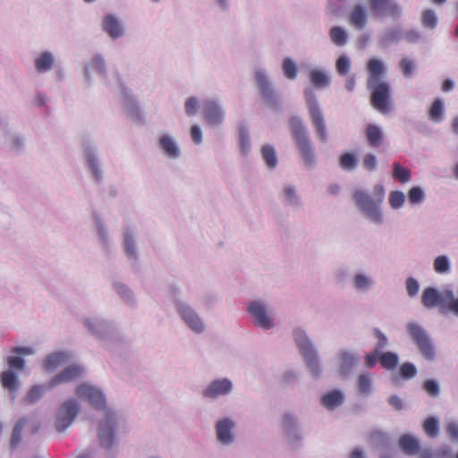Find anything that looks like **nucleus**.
I'll return each mask as SVG.
<instances>
[{
    "label": "nucleus",
    "mask_w": 458,
    "mask_h": 458,
    "mask_svg": "<svg viewBox=\"0 0 458 458\" xmlns=\"http://www.w3.org/2000/svg\"><path fill=\"white\" fill-rule=\"evenodd\" d=\"M369 74L367 87L371 91V104L380 113L386 114L391 110V88L388 82L383 81L386 67L378 58H370L367 64Z\"/></svg>",
    "instance_id": "obj_1"
},
{
    "label": "nucleus",
    "mask_w": 458,
    "mask_h": 458,
    "mask_svg": "<svg viewBox=\"0 0 458 458\" xmlns=\"http://www.w3.org/2000/svg\"><path fill=\"white\" fill-rule=\"evenodd\" d=\"M385 194L386 190L382 184L374 186L372 195L360 189L352 193V200L359 212L369 223L377 226L385 223V215L382 209Z\"/></svg>",
    "instance_id": "obj_2"
},
{
    "label": "nucleus",
    "mask_w": 458,
    "mask_h": 458,
    "mask_svg": "<svg viewBox=\"0 0 458 458\" xmlns=\"http://www.w3.org/2000/svg\"><path fill=\"white\" fill-rule=\"evenodd\" d=\"M292 338L307 369L314 379L323 375V366L318 347L307 330L296 326L292 329Z\"/></svg>",
    "instance_id": "obj_3"
},
{
    "label": "nucleus",
    "mask_w": 458,
    "mask_h": 458,
    "mask_svg": "<svg viewBox=\"0 0 458 458\" xmlns=\"http://www.w3.org/2000/svg\"><path fill=\"white\" fill-rule=\"evenodd\" d=\"M81 323L89 335L102 342H114L121 335L118 323L101 314L86 315Z\"/></svg>",
    "instance_id": "obj_4"
},
{
    "label": "nucleus",
    "mask_w": 458,
    "mask_h": 458,
    "mask_svg": "<svg viewBox=\"0 0 458 458\" xmlns=\"http://www.w3.org/2000/svg\"><path fill=\"white\" fill-rule=\"evenodd\" d=\"M290 131L303 159L306 169H313L317 165L315 147L302 119L293 116L289 122Z\"/></svg>",
    "instance_id": "obj_5"
},
{
    "label": "nucleus",
    "mask_w": 458,
    "mask_h": 458,
    "mask_svg": "<svg viewBox=\"0 0 458 458\" xmlns=\"http://www.w3.org/2000/svg\"><path fill=\"white\" fill-rule=\"evenodd\" d=\"M253 81L259 97L267 106L273 110H278L281 106V95L270 72L263 66H254Z\"/></svg>",
    "instance_id": "obj_6"
},
{
    "label": "nucleus",
    "mask_w": 458,
    "mask_h": 458,
    "mask_svg": "<svg viewBox=\"0 0 458 458\" xmlns=\"http://www.w3.org/2000/svg\"><path fill=\"white\" fill-rule=\"evenodd\" d=\"M405 331L420 355L425 360L433 361L436 359V348L427 329L418 321L411 320L407 322Z\"/></svg>",
    "instance_id": "obj_7"
},
{
    "label": "nucleus",
    "mask_w": 458,
    "mask_h": 458,
    "mask_svg": "<svg viewBox=\"0 0 458 458\" xmlns=\"http://www.w3.org/2000/svg\"><path fill=\"white\" fill-rule=\"evenodd\" d=\"M105 420L99 422L98 428V438L101 448L105 451L106 456L114 458L118 450V441L115 436L117 419L112 410H106Z\"/></svg>",
    "instance_id": "obj_8"
},
{
    "label": "nucleus",
    "mask_w": 458,
    "mask_h": 458,
    "mask_svg": "<svg viewBox=\"0 0 458 458\" xmlns=\"http://www.w3.org/2000/svg\"><path fill=\"white\" fill-rule=\"evenodd\" d=\"M280 428L283 440L290 449L298 450L301 447L304 433L300 418L294 411H286L283 414Z\"/></svg>",
    "instance_id": "obj_9"
},
{
    "label": "nucleus",
    "mask_w": 458,
    "mask_h": 458,
    "mask_svg": "<svg viewBox=\"0 0 458 458\" xmlns=\"http://www.w3.org/2000/svg\"><path fill=\"white\" fill-rule=\"evenodd\" d=\"M246 310L254 327L262 330H271L276 327L273 308L265 299L251 300L247 303Z\"/></svg>",
    "instance_id": "obj_10"
},
{
    "label": "nucleus",
    "mask_w": 458,
    "mask_h": 458,
    "mask_svg": "<svg viewBox=\"0 0 458 458\" xmlns=\"http://www.w3.org/2000/svg\"><path fill=\"white\" fill-rule=\"evenodd\" d=\"M84 165L91 179L97 184H102L105 177L104 165L98 146L91 140L82 142Z\"/></svg>",
    "instance_id": "obj_11"
},
{
    "label": "nucleus",
    "mask_w": 458,
    "mask_h": 458,
    "mask_svg": "<svg viewBox=\"0 0 458 458\" xmlns=\"http://www.w3.org/2000/svg\"><path fill=\"white\" fill-rule=\"evenodd\" d=\"M304 97L317 137L322 143H326L328 140L327 130L317 96L312 89H305Z\"/></svg>",
    "instance_id": "obj_12"
},
{
    "label": "nucleus",
    "mask_w": 458,
    "mask_h": 458,
    "mask_svg": "<svg viewBox=\"0 0 458 458\" xmlns=\"http://www.w3.org/2000/svg\"><path fill=\"white\" fill-rule=\"evenodd\" d=\"M234 383L227 377H216L211 379L202 389V397L208 402L228 398L234 392Z\"/></svg>",
    "instance_id": "obj_13"
},
{
    "label": "nucleus",
    "mask_w": 458,
    "mask_h": 458,
    "mask_svg": "<svg viewBox=\"0 0 458 458\" xmlns=\"http://www.w3.org/2000/svg\"><path fill=\"white\" fill-rule=\"evenodd\" d=\"M174 305L178 316L191 332L201 335L206 331L203 318L191 304L182 300H175Z\"/></svg>",
    "instance_id": "obj_14"
},
{
    "label": "nucleus",
    "mask_w": 458,
    "mask_h": 458,
    "mask_svg": "<svg viewBox=\"0 0 458 458\" xmlns=\"http://www.w3.org/2000/svg\"><path fill=\"white\" fill-rule=\"evenodd\" d=\"M122 246L123 252L132 266H136L140 260L138 248L139 230L134 223L127 222L122 228Z\"/></svg>",
    "instance_id": "obj_15"
},
{
    "label": "nucleus",
    "mask_w": 458,
    "mask_h": 458,
    "mask_svg": "<svg viewBox=\"0 0 458 458\" xmlns=\"http://www.w3.org/2000/svg\"><path fill=\"white\" fill-rule=\"evenodd\" d=\"M81 411L79 402L74 398L64 401L58 407L55 417V428L57 432H64L75 420Z\"/></svg>",
    "instance_id": "obj_16"
},
{
    "label": "nucleus",
    "mask_w": 458,
    "mask_h": 458,
    "mask_svg": "<svg viewBox=\"0 0 458 458\" xmlns=\"http://www.w3.org/2000/svg\"><path fill=\"white\" fill-rule=\"evenodd\" d=\"M78 398L88 402L98 411H106V398L103 390L90 383L80 384L75 390Z\"/></svg>",
    "instance_id": "obj_17"
},
{
    "label": "nucleus",
    "mask_w": 458,
    "mask_h": 458,
    "mask_svg": "<svg viewBox=\"0 0 458 458\" xmlns=\"http://www.w3.org/2000/svg\"><path fill=\"white\" fill-rule=\"evenodd\" d=\"M236 427V420L230 416L218 419L214 425L216 442L225 447L234 445L236 442L234 433Z\"/></svg>",
    "instance_id": "obj_18"
},
{
    "label": "nucleus",
    "mask_w": 458,
    "mask_h": 458,
    "mask_svg": "<svg viewBox=\"0 0 458 458\" xmlns=\"http://www.w3.org/2000/svg\"><path fill=\"white\" fill-rule=\"evenodd\" d=\"M119 100L129 117L134 122L143 120L139 100L131 89L121 83L119 88Z\"/></svg>",
    "instance_id": "obj_19"
},
{
    "label": "nucleus",
    "mask_w": 458,
    "mask_h": 458,
    "mask_svg": "<svg viewBox=\"0 0 458 458\" xmlns=\"http://www.w3.org/2000/svg\"><path fill=\"white\" fill-rule=\"evenodd\" d=\"M370 11L374 17L399 19L403 14V8L396 0H369Z\"/></svg>",
    "instance_id": "obj_20"
},
{
    "label": "nucleus",
    "mask_w": 458,
    "mask_h": 458,
    "mask_svg": "<svg viewBox=\"0 0 458 458\" xmlns=\"http://www.w3.org/2000/svg\"><path fill=\"white\" fill-rule=\"evenodd\" d=\"M225 109L217 99H208L202 106V116L211 128L223 125L225 121Z\"/></svg>",
    "instance_id": "obj_21"
},
{
    "label": "nucleus",
    "mask_w": 458,
    "mask_h": 458,
    "mask_svg": "<svg viewBox=\"0 0 458 458\" xmlns=\"http://www.w3.org/2000/svg\"><path fill=\"white\" fill-rule=\"evenodd\" d=\"M156 146L162 156L169 160H177L182 156L180 144L170 132L161 133L157 140Z\"/></svg>",
    "instance_id": "obj_22"
},
{
    "label": "nucleus",
    "mask_w": 458,
    "mask_h": 458,
    "mask_svg": "<svg viewBox=\"0 0 458 458\" xmlns=\"http://www.w3.org/2000/svg\"><path fill=\"white\" fill-rule=\"evenodd\" d=\"M278 199L284 207L293 211L301 210L304 205L301 196L293 183L283 184L278 193Z\"/></svg>",
    "instance_id": "obj_23"
},
{
    "label": "nucleus",
    "mask_w": 458,
    "mask_h": 458,
    "mask_svg": "<svg viewBox=\"0 0 458 458\" xmlns=\"http://www.w3.org/2000/svg\"><path fill=\"white\" fill-rule=\"evenodd\" d=\"M336 357L339 364V373L343 377H349L360 362V355L356 351L350 349H340Z\"/></svg>",
    "instance_id": "obj_24"
},
{
    "label": "nucleus",
    "mask_w": 458,
    "mask_h": 458,
    "mask_svg": "<svg viewBox=\"0 0 458 458\" xmlns=\"http://www.w3.org/2000/svg\"><path fill=\"white\" fill-rule=\"evenodd\" d=\"M94 230L98 238V242L105 253H110L114 243L109 232V228L105 221L97 213L93 214Z\"/></svg>",
    "instance_id": "obj_25"
},
{
    "label": "nucleus",
    "mask_w": 458,
    "mask_h": 458,
    "mask_svg": "<svg viewBox=\"0 0 458 458\" xmlns=\"http://www.w3.org/2000/svg\"><path fill=\"white\" fill-rule=\"evenodd\" d=\"M36 351L32 346H15L11 349V354L7 357L9 370L21 372L25 369V356L35 354Z\"/></svg>",
    "instance_id": "obj_26"
},
{
    "label": "nucleus",
    "mask_w": 458,
    "mask_h": 458,
    "mask_svg": "<svg viewBox=\"0 0 458 458\" xmlns=\"http://www.w3.org/2000/svg\"><path fill=\"white\" fill-rule=\"evenodd\" d=\"M85 373V368L80 364H72L56 374L49 382L48 388L52 389L61 384L73 382Z\"/></svg>",
    "instance_id": "obj_27"
},
{
    "label": "nucleus",
    "mask_w": 458,
    "mask_h": 458,
    "mask_svg": "<svg viewBox=\"0 0 458 458\" xmlns=\"http://www.w3.org/2000/svg\"><path fill=\"white\" fill-rule=\"evenodd\" d=\"M91 72L106 76L107 72L106 61L104 55L100 53H95L90 60L86 64L83 69L84 81L87 86L93 83Z\"/></svg>",
    "instance_id": "obj_28"
},
{
    "label": "nucleus",
    "mask_w": 458,
    "mask_h": 458,
    "mask_svg": "<svg viewBox=\"0 0 458 458\" xmlns=\"http://www.w3.org/2000/svg\"><path fill=\"white\" fill-rule=\"evenodd\" d=\"M352 288L358 293H368L375 288L377 282L373 276L363 269H358L352 277Z\"/></svg>",
    "instance_id": "obj_29"
},
{
    "label": "nucleus",
    "mask_w": 458,
    "mask_h": 458,
    "mask_svg": "<svg viewBox=\"0 0 458 458\" xmlns=\"http://www.w3.org/2000/svg\"><path fill=\"white\" fill-rule=\"evenodd\" d=\"M102 30L108 35L112 40L123 38L126 29L123 21L115 14H106L102 21Z\"/></svg>",
    "instance_id": "obj_30"
},
{
    "label": "nucleus",
    "mask_w": 458,
    "mask_h": 458,
    "mask_svg": "<svg viewBox=\"0 0 458 458\" xmlns=\"http://www.w3.org/2000/svg\"><path fill=\"white\" fill-rule=\"evenodd\" d=\"M346 400L345 393L339 388L326 392L320 397L319 403L328 411H334L340 408Z\"/></svg>",
    "instance_id": "obj_31"
},
{
    "label": "nucleus",
    "mask_w": 458,
    "mask_h": 458,
    "mask_svg": "<svg viewBox=\"0 0 458 458\" xmlns=\"http://www.w3.org/2000/svg\"><path fill=\"white\" fill-rule=\"evenodd\" d=\"M112 289L126 306L131 309L138 307L139 301L136 293L128 284L120 280H114Z\"/></svg>",
    "instance_id": "obj_32"
},
{
    "label": "nucleus",
    "mask_w": 458,
    "mask_h": 458,
    "mask_svg": "<svg viewBox=\"0 0 458 458\" xmlns=\"http://www.w3.org/2000/svg\"><path fill=\"white\" fill-rule=\"evenodd\" d=\"M398 445L401 451L408 456L418 455L420 452V439L413 434H403L399 437Z\"/></svg>",
    "instance_id": "obj_33"
},
{
    "label": "nucleus",
    "mask_w": 458,
    "mask_h": 458,
    "mask_svg": "<svg viewBox=\"0 0 458 458\" xmlns=\"http://www.w3.org/2000/svg\"><path fill=\"white\" fill-rule=\"evenodd\" d=\"M403 38V30L399 27H388L378 36V47L386 49L393 44H397Z\"/></svg>",
    "instance_id": "obj_34"
},
{
    "label": "nucleus",
    "mask_w": 458,
    "mask_h": 458,
    "mask_svg": "<svg viewBox=\"0 0 458 458\" xmlns=\"http://www.w3.org/2000/svg\"><path fill=\"white\" fill-rule=\"evenodd\" d=\"M71 359L68 352L58 351L48 354L43 360V368L46 371L54 372L58 367L66 363Z\"/></svg>",
    "instance_id": "obj_35"
},
{
    "label": "nucleus",
    "mask_w": 458,
    "mask_h": 458,
    "mask_svg": "<svg viewBox=\"0 0 458 458\" xmlns=\"http://www.w3.org/2000/svg\"><path fill=\"white\" fill-rule=\"evenodd\" d=\"M4 145L11 152L21 154L25 146V140L20 133L7 130L4 134Z\"/></svg>",
    "instance_id": "obj_36"
},
{
    "label": "nucleus",
    "mask_w": 458,
    "mask_h": 458,
    "mask_svg": "<svg viewBox=\"0 0 458 458\" xmlns=\"http://www.w3.org/2000/svg\"><path fill=\"white\" fill-rule=\"evenodd\" d=\"M368 17L366 8L361 4H357L349 16V22L355 29L361 30L367 25Z\"/></svg>",
    "instance_id": "obj_37"
},
{
    "label": "nucleus",
    "mask_w": 458,
    "mask_h": 458,
    "mask_svg": "<svg viewBox=\"0 0 458 458\" xmlns=\"http://www.w3.org/2000/svg\"><path fill=\"white\" fill-rule=\"evenodd\" d=\"M55 61L51 51H43L34 61L35 69L38 73H47L54 67Z\"/></svg>",
    "instance_id": "obj_38"
},
{
    "label": "nucleus",
    "mask_w": 458,
    "mask_h": 458,
    "mask_svg": "<svg viewBox=\"0 0 458 458\" xmlns=\"http://www.w3.org/2000/svg\"><path fill=\"white\" fill-rule=\"evenodd\" d=\"M310 81L317 89L327 88L331 84V77L324 69H315L310 72Z\"/></svg>",
    "instance_id": "obj_39"
},
{
    "label": "nucleus",
    "mask_w": 458,
    "mask_h": 458,
    "mask_svg": "<svg viewBox=\"0 0 458 458\" xmlns=\"http://www.w3.org/2000/svg\"><path fill=\"white\" fill-rule=\"evenodd\" d=\"M433 270L440 276H446L452 272V261L448 255L440 254L433 259Z\"/></svg>",
    "instance_id": "obj_40"
},
{
    "label": "nucleus",
    "mask_w": 458,
    "mask_h": 458,
    "mask_svg": "<svg viewBox=\"0 0 458 458\" xmlns=\"http://www.w3.org/2000/svg\"><path fill=\"white\" fill-rule=\"evenodd\" d=\"M0 381L3 387L6 388L10 393L13 394L18 391L20 387V381L15 371L4 370L0 375Z\"/></svg>",
    "instance_id": "obj_41"
},
{
    "label": "nucleus",
    "mask_w": 458,
    "mask_h": 458,
    "mask_svg": "<svg viewBox=\"0 0 458 458\" xmlns=\"http://www.w3.org/2000/svg\"><path fill=\"white\" fill-rule=\"evenodd\" d=\"M370 442L375 448L388 449L391 445L390 435L383 430H375L370 434Z\"/></svg>",
    "instance_id": "obj_42"
},
{
    "label": "nucleus",
    "mask_w": 458,
    "mask_h": 458,
    "mask_svg": "<svg viewBox=\"0 0 458 458\" xmlns=\"http://www.w3.org/2000/svg\"><path fill=\"white\" fill-rule=\"evenodd\" d=\"M261 157L269 169L274 170L278 165L277 153L272 145L265 144L261 148Z\"/></svg>",
    "instance_id": "obj_43"
},
{
    "label": "nucleus",
    "mask_w": 458,
    "mask_h": 458,
    "mask_svg": "<svg viewBox=\"0 0 458 458\" xmlns=\"http://www.w3.org/2000/svg\"><path fill=\"white\" fill-rule=\"evenodd\" d=\"M367 140L372 148H378L383 140V131L376 124H369L366 129Z\"/></svg>",
    "instance_id": "obj_44"
},
{
    "label": "nucleus",
    "mask_w": 458,
    "mask_h": 458,
    "mask_svg": "<svg viewBox=\"0 0 458 458\" xmlns=\"http://www.w3.org/2000/svg\"><path fill=\"white\" fill-rule=\"evenodd\" d=\"M239 141L242 154L248 156L251 151V141L250 129L245 123L239 126Z\"/></svg>",
    "instance_id": "obj_45"
},
{
    "label": "nucleus",
    "mask_w": 458,
    "mask_h": 458,
    "mask_svg": "<svg viewBox=\"0 0 458 458\" xmlns=\"http://www.w3.org/2000/svg\"><path fill=\"white\" fill-rule=\"evenodd\" d=\"M329 38L336 47H344L348 43V33L341 26H334L329 30Z\"/></svg>",
    "instance_id": "obj_46"
},
{
    "label": "nucleus",
    "mask_w": 458,
    "mask_h": 458,
    "mask_svg": "<svg viewBox=\"0 0 458 458\" xmlns=\"http://www.w3.org/2000/svg\"><path fill=\"white\" fill-rule=\"evenodd\" d=\"M358 391L360 394L369 396L373 393V378L369 372L361 373L358 377Z\"/></svg>",
    "instance_id": "obj_47"
},
{
    "label": "nucleus",
    "mask_w": 458,
    "mask_h": 458,
    "mask_svg": "<svg viewBox=\"0 0 458 458\" xmlns=\"http://www.w3.org/2000/svg\"><path fill=\"white\" fill-rule=\"evenodd\" d=\"M425 434L429 438H436L440 433V421L436 416L427 418L422 424Z\"/></svg>",
    "instance_id": "obj_48"
},
{
    "label": "nucleus",
    "mask_w": 458,
    "mask_h": 458,
    "mask_svg": "<svg viewBox=\"0 0 458 458\" xmlns=\"http://www.w3.org/2000/svg\"><path fill=\"white\" fill-rule=\"evenodd\" d=\"M445 105L441 98H437L432 103L429 111L428 118L435 123H441L444 120Z\"/></svg>",
    "instance_id": "obj_49"
},
{
    "label": "nucleus",
    "mask_w": 458,
    "mask_h": 458,
    "mask_svg": "<svg viewBox=\"0 0 458 458\" xmlns=\"http://www.w3.org/2000/svg\"><path fill=\"white\" fill-rule=\"evenodd\" d=\"M282 72L287 80L295 81L298 77L299 67L293 59L285 57L282 62Z\"/></svg>",
    "instance_id": "obj_50"
},
{
    "label": "nucleus",
    "mask_w": 458,
    "mask_h": 458,
    "mask_svg": "<svg viewBox=\"0 0 458 458\" xmlns=\"http://www.w3.org/2000/svg\"><path fill=\"white\" fill-rule=\"evenodd\" d=\"M393 177L400 183L405 184L411 180V171L403 166L401 164L395 162L393 165Z\"/></svg>",
    "instance_id": "obj_51"
},
{
    "label": "nucleus",
    "mask_w": 458,
    "mask_h": 458,
    "mask_svg": "<svg viewBox=\"0 0 458 458\" xmlns=\"http://www.w3.org/2000/svg\"><path fill=\"white\" fill-rule=\"evenodd\" d=\"M381 366L387 370H394L399 362L398 354L394 352H385L379 354Z\"/></svg>",
    "instance_id": "obj_52"
},
{
    "label": "nucleus",
    "mask_w": 458,
    "mask_h": 458,
    "mask_svg": "<svg viewBox=\"0 0 458 458\" xmlns=\"http://www.w3.org/2000/svg\"><path fill=\"white\" fill-rule=\"evenodd\" d=\"M340 167L344 171H353L358 167L359 159L353 153H344L339 158Z\"/></svg>",
    "instance_id": "obj_53"
},
{
    "label": "nucleus",
    "mask_w": 458,
    "mask_h": 458,
    "mask_svg": "<svg viewBox=\"0 0 458 458\" xmlns=\"http://www.w3.org/2000/svg\"><path fill=\"white\" fill-rule=\"evenodd\" d=\"M407 198L411 205L420 206L425 201L426 193L420 186H412L408 191Z\"/></svg>",
    "instance_id": "obj_54"
},
{
    "label": "nucleus",
    "mask_w": 458,
    "mask_h": 458,
    "mask_svg": "<svg viewBox=\"0 0 458 458\" xmlns=\"http://www.w3.org/2000/svg\"><path fill=\"white\" fill-rule=\"evenodd\" d=\"M352 61L347 55H341L335 62V69L339 75L347 76L351 72Z\"/></svg>",
    "instance_id": "obj_55"
},
{
    "label": "nucleus",
    "mask_w": 458,
    "mask_h": 458,
    "mask_svg": "<svg viewBox=\"0 0 458 458\" xmlns=\"http://www.w3.org/2000/svg\"><path fill=\"white\" fill-rule=\"evenodd\" d=\"M406 195L401 191H392L388 195V202L394 210H398L404 206Z\"/></svg>",
    "instance_id": "obj_56"
},
{
    "label": "nucleus",
    "mask_w": 458,
    "mask_h": 458,
    "mask_svg": "<svg viewBox=\"0 0 458 458\" xmlns=\"http://www.w3.org/2000/svg\"><path fill=\"white\" fill-rule=\"evenodd\" d=\"M26 425L25 419L19 420L13 429L12 437H11V446L15 448L22 439V431Z\"/></svg>",
    "instance_id": "obj_57"
},
{
    "label": "nucleus",
    "mask_w": 458,
    "mask_h": 458,
    "mask_svg": "<svg viewBox=\"0 0 458 458\" xmlns=\"http://www.w3.org/2000/svg\"><path fill=\"white\" fill-rule=\"evenodd\" d=\"M438 20L436 12L432 9H426L421 15L422 25L430 30H434L437 25Z\"/></svg>",
    "instance_id": "obj_58"
},
{
    "label": "nucleus",
    "mask_w": 458,
    "mask_h": 458,
    "mask_svg": "<svg viewBox=\"0 0 458 458\" xmlns=\"http://www.w3.org/2000/svg\"><path fill=\"white\" fill-rule=\"evenodd\" d=\"M47 387L44 385H37L32 386L26 395L28 403H35L38 402L44 395Z\"/></svg>",
    "instance_id": "obj_59"
},
{
    "label": "nucleus",
    "mask_w": 458,
    "mask_h": 458,
    "mask_svg": "<svg viewBox=\"0 0 458 458\" xmlns=\"http://www.w3.org/2000/svg\"><path fill=\"white\" fill-rule=\"evenodd\" d=\"M373 334L377 340L374 351L377 352V354L385 352L384 350L388 346L389 344L387 336L378 328H375Z\"/></svg>",
    "instance_id": "obj_60"
},
{
    "label": "nucleus",
    "mask_w": 458,
    "mask_h": 458,
    "mask_svg": "<svg viewBox=\"0 0 458 458\" xmlns=\"http://www.w3.org/2000/svg\"><path fill=\"white\" fill-rule=\"evenodd\" d=\"M399 373L403 379L409 380L416 377L418 370L413 363L406 361L400 366Z\"/></svg>",
    "instance_id": "obj_61"
},
{
    "label": "nucleus",
    "mask_w": 458,
    "mask_h": 458,
    "mask_svg": "<svg viewBox=\"0 0 458 458\" xmlns=\"http://www.w3.org/2000/svg\"><path fill=\"white\" fill-rule=\"evenodd\" d=\"M199 108V100L197 97H189L184 103V112L187 116L193 117L198 114Z\"/></svg>",
    "instance_id": "obj_62"
},
{
    "label": "nucleus",
    "mask_w": 458,
    "mask_h": 458,
    "mask_svg": "<svg viewBox=\"0 0 458 458\" xmlns=\"http://www.w3.org/2000/svg\"><path fill=\"white\" fill-rule=\"evenodd\" d=\"M415 63L412 60H410L408 58H403L400 61V68L402 70L403 75L406 79H411L413 76L414 71H415Z\"/></svg>",
    "instance_id": "obj_63"
},
{
    "label": "nucleus",
    "mask_w": 458,
    "mask_h": 458,
    "mask_svg": "<svg viewBox=\"0 0 458 458\" xmlns=\"http://www.w3.org/2000/svg\"><path fill=\"white\" fill-rule=\"evenodd\" d=\"M423 388L431 397H437L440 394L439 384L435 379L426 380L423 384Z\"/></svg>",
    "instance_id": "obj_64"
}]
</instances>
